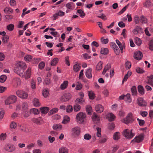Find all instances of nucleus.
<instances>
[{
  "label": "nucleus",
  "instance_id": "4d7b16f0",
  "mask_svg": "<svg viewBox=\"0 0 153 153\" xmlns=\"http://www.w3.org/2000/svg\"><path fill=\"white\" fill-rule=\"evenodd\" d=\"M102 63L101 62H100L97 65L96 68L97 70H100L102 68Z\"/></svg>",
  "mask_w": 153,
  "mask_h": 153
},
{
  "label": "nucleus",
  "instance_id": "5701e85b",
  "mask_svg": "<svg viewBox=\"0 0 153 153\" xmlns=\"http://www.w3.org/2000/svg\"><path fill=\"white\" fill-rule=\"evenodd\" d=\"M4 11L5 13L10 14V13H12L13 10L10 7H7L4 9Z\"/></svg>",
  "mask_w": 153,
  "mask_h": 153
},
{
  "label": "nucleus",
  "instance_id": "4468645a",
  "mask_svg": "<svg viewBox=\"0 0 153 153\" xmlns=\"http://www.w3.org/2000/svg\"><path fill=\"white\" fill-rule=\"evenodd\" d=\"M95 108L96 111L98 113H101L104 110L103 106L100 104L96 105Z\"/></svg>",
  "mask_w": 153,
  "mask_h": 153
},
{
  "label": "nucleus",
  "instance_id": "c85d7f7f",
  "mask_svg": "<svg viewBox=\"0 0 153 153\" xmlns=\"http://www.w3.org/2000/svg\"><path fill=\"white\" fill-rule=\"evenodd\" d=\"M70 118L67 116H65L63 118L62 123L63 124H66L69 123L70 122Z\"/></svg>",
  "mask_w": 153,
  "mask_h": 153
},
{
  "label": "nucleus",
  "instance_id": "a878e982",
  "mask_svg": "<svg viewBox=\"0 0 153 153\" xmlns=\"http://www.w3.org/2000/svg\"><path fill=\"white\" fill-rule=\"evenodd\" d=\"M66 7L68 9L73 10L74 8V4L72 2H69L66 4Z\"/></svg>",
  "mask_w": 153,
  "mask_h": 153
},
{
  "label": "nucleus",
  "instance_id": "774afa93",
  "mask_svg": "<svg viewBox=\"0 0 153 153\" xmlns=\"http://www.w3.org/2000/svg\"><path fill=\"white\" fill-rule=\"evenodd\" d=\"M43 83L44 84H45L46 85H49L51 83L50 79L48 78H45Z\"/></svg>",
  "mask_w": 153,
  "mask_h": 153
},
{
  "label": "nucleus",
  "instance_id": "dca6fc26",
  "mask_svg": "<svg viewBox=\"0 0 153 153\" xmlns=\"http://www.w3.org/2000/svg\"><path fill=\"white\" fill-rule=\"evenodd\" d=\"M147 78L148 81L146 82V83L153 86V75H150L147 76Z\"/></svg>",
  "mask_w": 153,
  "mask_h": 153
},
{
  "label": "nucleus",
  "instance_id": "c756f323",
  "mask_svg": "<svg viewBox=\"0 0 153 153\" xmlns=\"http://www.w3.org/2000/svg\"><path fill=\"white\" fill-rule=\"evenodd\" d=\"M49 110V108L47 107H42L40 108L41 113L42 114H45L47 113Z\"/></svg>",
  "mask_w": 153,
  "mask_h": 153
},
{
  "label": "nucleus",
  "instance_id": "f704fd0d",
  "mask_svg": "<svg viewBox=\"0 0 153 153\" xmlns=\"http://www.w3.org/2000/svg\"><path fill=\"white\" fill-rule=\"evenodd\" d=\"M140 22L142 24H146L148 22V20L146 17L144 16L140 17Z\"/></svg>",
  "mask_w": 153,
  "mask_h": 153
},
{
  "label": "nucleus",
  "instance_id": "e433bc0d",
  "mask_svg": "<svg viewBox=\"0 0 153 153\" xmlns=\"http://www.w3.org/2000/svg\"><path fill=\"white\" fill-rule=\"evenodd\" d=\"M21 109L23 111L26 110L28 109V106L27 103L24 102L21 105Z\"/></svg>",
  "mask_w": 153,
  "mask_h": 153
},
{
  "label": "nucleus",
  "instance_id": "13d9d810",
  "mask_svg": "<svg viewBox=\"0 0 153 153\" xmlns=\"http://www.w3.org/2000/svg\"><path fill=\"white\" fill-rule=\"evenodd\" d=\"M100 53L102 54H107L108 53V49L107 48H102Z\"/></svg>",
  "mask_w": 153,
  "mask_h": 153
},
{
  "label": "nucleus",
  "instance_id": "f8f14e48",
  "mask_svg": "<svg viewBox=\"0 0 153 153\" xmlns=\"http://www.w3.org/2000/svg\"><path fill=\"white\" fill-rule=\"evenodd\" d=\"M16 66L19 67H20L21 68H22L24 70H25L27 68V65L25 62L23 61H19L17 62L16 65Z\"/></svg>",
  "mask_w": 153,
  "mask_h": 153
},
{
  "label": "nucleus",
  "instance_id": "7ed1b4c3",
  "mask_svg": "<svg viewBox=\"0 0 153 153\" xmlns=\"http://www.w3.org/2000/svg\"><path fill=\"white\" fill-rule=\"evenodd\" d=\"M132 129L130 130L128 129L124 130L123 132V136L128 139L132 138L135 135L134 134L132 133Z\"/></svg>",
  "mask_w": 153,
  "mask_h": 153
},
{
  "label": "nucleus",
  "instance_id": "338daca9",
  "mask_svg": "<svg viewBox=\"0 0 153 153\" xmlns=\"http://www.w3.org/2000/svg\"><path fill=\"white\" fill-rule=\"evenodd\" d=\"M136 72L139 74H142L143 73L144 71L140 67H137L136 69Z\"/></svg>",
  "mask_w": 153,
  "mask_h": 153
},
{
  "label": "nucleus",
  "instance_id": "b1692460",
  "mask_svg": "<svg viewBox=\"0 0 153 153\" xmlns=\"http://www.w3.org/2000/svg\"><path fill=\"white\" fill-rule=\"evenodd\" d=\"M125 100L128 103H130L131 102L132 100L131 98L130 94H127L126 95H125Z\"/></svg>",
  "mask_w": 153,
  "mask_h": 153
},
{
  "label": "nucleus",
  "instance_id": "1a4fd4ad",
  "mask_svg": "<svg viewBox=\"0 0 153 153\" xmlns=\"http://www.w3.org/2000/svg\"><path fill=\"white\" fill-rule=\"evenodd\" d=\"M137 102L139 106L141 107H144L147 105V103L142 98H138L137 100Z\"/></svg>",
  "mask_w": 153,
  "mask_h": 153
},
{
  "label": "nucleus",
  "instance_id": "58836bf2",
  "mask_svg": "<svg viewBox=\"0 0 153 153\" xmlns=\"http://www.w3.org/2000/svg\"><path fill=\"white\" fill-rule=\"evenodd\" d=\"M42 95L44 97L46 98L48 96L49 91L46 89H44L42 91Z\"/></svg>",
  "mask_w": 153,
  "mask_h": 153
},
{
  "label": "nucleus",
  "instance_id": "473e14b6",
  "mask_svg": "<svg viewBox=\"0 0 153 153\" xmlns=\"http://www.w3.org/2000/svg\"><path fill=\"white\" fill-rule=\"evenodd\" d=\"M88 94L89 98L91 100L94 99L95 97V95L94 92L92 91H88Z\"/></svg>",
  "mask_w": 153,
  "mask_h": 153
},
{
  "label": "nucleus",
  "instance_id": "a211bd4d",
  "mask_svg": "<svg viewBox=\"0 0 153 153\" xmlns=\"http://www.w3.org/2000/svg\"><path fill=\"white\" fill-rule=\"evenodd\" d=\"M92 70L91 68H89L86 70L85 72L86 77L88 79H91L92 77Z\"/></svg>",
  "mask_w": 153,
  "mask_h": 153
},
{
  "label": "nucleus",
  "instance_id": "39448f33",
  "mask_svg": "<svg viewBox=\"0 0 153 153\" xmlns=\"http://www.w3.org/2000/svg\"><path fill=\"white\" fill-rule=\"evenodd\" d=\"M4 149L7 152H12L15 151L16 147L13 144L8 143L4 146Z\"/></svg>",
  "mask_w": 153,
  "mask_h": 153
},
{
  "label": "nucleus",
  "instance_id": "0e129e2a",
  "mask_svg": "<svg viewBox=\"0 0 153 153\" xmlns=\"http://www.w3.org/2000/svg\"><path fill=\"white\" fill-rule=\"evenodd\" d=\"M149 49L151 51L153 50V39H152L149 42Z\"/></svg>",
  "mask_w": 153,
  "mask_h": 153
},
{
  "label": "nucleus",
  "instance_id": "a19ab883",
  "mask_svg": "<svg viewBox=\"0 0 153 153\" xmlns=\"http://www.w3.org/2000/svg\"><path fill=\"white\" fill-rule=\"evenodd\" d=\"M120 138V133L118 132H116L114 134L113 139L115 140H117Z\"/></svg>",
  "mask_w": 153,
  "mask_h": 153
},
{
  "label": "nucleus",
  "instance_id": "393cba45",
  "mask_svg": "<svg viewBox=\"0 0 153 153\" xmlns=\"http://www.w3.org/2000/svg\"><path fill=\"white\" fill-rule=\"evenodd\" d=\"M92 119L93 121H97L100 120V117L96 113H94L92 117Z\"/></svg>",
  "mask_w": 153,
  "mask_h": 153
},
{
  "label": "nucleus",
  "instance_id": "69168bd1",
  "mask_svg": "<svg viewBox=\"0 0 153 153\" xmlns=\"http://www.w3.org/2000/svg\"><path fill=\"white\" fill-rule=\"evenodd\" d=\"M137 120L138 122L139 125L140 126H143L145 124V122L143 120H140L139 118H137Z\"/></svg>",
  "mask_w": 153,
  "mask_h": 153
},
{
  "label": "nucleus",
  "instance_id": "4be33fe9",
  "mask_svg": "<svg viewBox=\"0 0 153 153\" xmlns=\"http://www.w3.org/2000/svg\"><path fill=\"white\" fill-rule=\"evenodd\" d=\"M116 42L119 47L121 53L123 52V48L124 47V44H123L118 39L116 40Z\"/></svg>",
  "mask_w": 153,
  "mask_h": 153
},
{
  "label": "nucleus",
  "instance_id": "6e6d98bb",
  "mask_svg": "<svg viewBox=\"0 0 153 153\" xmlns=\"http://www.w3.org/2000/svg\"><path fill=\"white\" fill-rule=\"evenodd\" d=\"M58 59L57 58H54L51 62V65L52 66L55 65L58 62Z\"/></svg>",
  "mask_w": 153,
  "mask_h": 153
},
{
  "label": "nucleus",
  "instance_id": "864d4df0",
  "mask_svg": "<svg viewBox=\"0 0 153 153\" xmlns=\"http://www.w3.org/2000/svg\"><path fill=\"white\" fill-rule=\"evenodd\" d=\"M133 95H136L137 94L136 87L135 86H133L131 89Z\"/></svg>",
  "mask_w": 153,
  "mask_h": 153
},
{
  "label": "nucleus",
  "instance_id": "6ab92c4d",
  "mask_svg": "<svg viewBox=\"0 0 153 153\" xmlns=\"http://www.w3.org/2000/svg\"><path fill=\"white\" fill-rule=\"evenodd\" d=\"M106 118L108 119L109 121H112L115 120V116L112 113H109L107 114Z\"/></svg>",
  "mask_w": 153,
  "mask_h": 153
},
{
  "label": "nucleus",
  "instance_id": "20e7f679",
  "mask_svg": "<svg viewBox=\"0 0 153 153\" xmlns=\"http://www.w3.org/2000/svg\"><path fill=\"white\" fill-rule=\"evenodd\" d=\"M134 121V119L133 117V115L132 113H129L126 118L123 119L122 121L123 122L125 123L126 124H128L129 123H131Z\"/></svg>",
  "mask_w": 153,
  "mask_h": 153
},
{
  "label": "nucleus",
  "instance_id": "79ce46f5",
  "mask_svg": "<svg viewBox=\"0 0 153 153\" xmlns=\"http://www.w3.org/2000/svg\"><path fill=\"white\" fill-rule=\"evenodd\" d=\"M86 111L88 114H91L92 112L91 107L90 105H87L86 107Z\"/></svg>",
  "mask_w": 153,
  "mask_h": 153
},
{
  "label": "nucleus",
  "instance_id": "680f3d73",
  "mask_svg": "<svg viewBox=\"0 0 153 153\" xmlns=\"http://www.w3.org/2000/svg\"><path fill=\"white\" fill-rule=\"evenodd\" d=\"M80 106L77 104L74 105V110L76 112L79 111L80 110Z\"/></svg>",
  "mask_w": 153,
  "mask_h": 153
},
{
  "label": "nucleus",
  "instance_id": "aec40b11",
  "mask_svg": "<svg viewBox=\"0 0 153 153\" xmlns=\"http://www.w3.org/2000/svg\"><path fill=\"white\" fill-rule=\"evenodd\" d=\"M111 68V66L110 64H108L106 65L102 73V74L104 75L107 72H109V70Z\"/></svg>",
  "mask_w": 153,
  "mask_h": 153
},
{
  "label": "nucleus",
  "instance_id": "7c9ffc66",
  "mask_svg": "<svg viewBox=\"0 0 153 153\" xmlns=\"http://www.w3.org/2000/svg\"><path fill=\"white\" fill-rule=\"evenodd\" d=\"M33 102L34 105L36 107L39 106L40 105V103L39 100L37 98H34L33 101Z\"/></svg>",
  "mask_w": 153,
  "mask_h": 153
},
{
  "label": "nucleus",
  "instance_id": "de8ad7c7",
  "mask_svg": "<svg viewBox=\"0 0 153 153\" xmlns=\"http://www.w3.org/2000/svg\"><path fill=\"white\" fill-rule=\"evenodd\" d=\"M85 101L82 98H78L75 101L76 103L83 104Z\"/></svg>",
  "mask_w": 153,
  "mask_h": 153
},
{
  "label": "nucleus",
  "instance_id": "8fccbe9b",
  "mask_svg": "<svg viewBox=\"0 0 153 153\" xmlns=\"http://www.w3.org/2000/svg\"><path fill=\"white\" fill-rule=\"evenodd\" d=\"M77 13L79 14L80 16L82 18H83L85 16V14L83 11L79 9L77 10Z\"/></svg>",
  "mask_w": 153,
  "mask_h": 153
},
{
  "label": "nucleus",
  "instance_id": "a18cd8bd",
  "mask_svg": "<svg viewBox=\"0 0 153 153\" xmlns=\"http://www.w3.org/2000/svg\"><path fill=\"white\" fill-rule=\"evenodd\" d=\"M14 27L13 24H11L7 26L6 28L9 31H12L14 29Z\"/></svg>",
  "mask_w": 153,
  "mask_h": 153
},
{
  "label": "nucleus",
  "instance_id": "4c0bfd02",
  "mask_svg": "<svg viewBox=\"0 0 153 153\" xmlns=\"http://www.w3.org/2000/svg\"><path fill=\"white\" fill-rule=\"evenodd\" d=\"M138 90L140 94L143 95L144 94V90L143 86L139 85L138 87Z\"/></svg>",
  "mask_w": 153,
  "mask_h": 153
},
{
  "label": "nucleus",
  "instance_id": "6e6552de",
  "mask_svg": "<svg viewBox=\"0 0 153 153\" xmlns=\"http://www.w3.org/2000/svg\"><path fill=\"white\" fill-rule=\"evenodd\" d=\"M80 128L79 126H75L71 129V132L73 135L78 136L80 133Z\"/></svg>",
  "mask_w": 153,
  "mask_h": 153
},
{
  "label": "nucleus",
  "instance_id": "37998d69",
  "mask_svg": "<svg viewBox=\"0 0 153 153\" xmlns=\"http://www.w3.org/2000/svg\"><path fill=\"white\" fill-rule=\"evenodd\" d=\"M4 114V109L2 108H0V120H1L3 118Z\"/></svg>",
  "mask_w": 153,
  "mask_h": 153
},
{
  "label": "nucleus",
  "instance_id": "9b49d317",
  "mask_svg": "<svg viewBox=\"0 0 153 153\" xmlns=\"http://www.w3.org/2000/svg\"><path fill=\"white\" fill-rule=\"evenodd\" d=\"M143 56L142 53L140 51H137L134 53V58L137 60H140L141 59Z\"/></svg>",
  "mask_w": 153,
  "mask_h": 153
},
{
  "label": "nucleus",
  "instance_id": "052dcab7",
  "mask_svg": "<svg viewBox=\"0 0 153 153\" xmlns=\"http://www.w3.org/2000/svg\"><path fill=\"white\" fill-rule=\"evenodd\" d=\"M134 20L136 24H139L140 21V17H139L137 16H136L134 18Z\"/></svg>",
  "mask_w": 153,
  "mask_h": 153
},
{
  "label": "nucleus",
  "instance_id": "ea45409f",
  "mask_svg": "<svg viewBox=\"0 0 153 153\" xmlns=\"http://www.w3.org/2000/svg\"><path fill=\"white\" fill-rule=\"evenodd\" d=\"M80 68V67L78 63H76L73 66V70L75 72L79 71Z\"/></svg>",
  "mask_w": 153,
  "mask_h": 153
},
{
  "label": "nucleus",
  "instance_id": "f3484780",
  "mask_svg": "<svg viewBox=\"0 0 153 153\" xmlns=\"http://www.w3.org/2000/svg\"><path fill=\"white\" fill-rule=\"evenodd\" d=\"M110 46L114 49V51L116 54H118L119 48L116 44L114 42H111L110 43Z\"/></svg>",
  "mask_w": 153,
  "mask_h": 153
},
{
  "label": "nucleus",
  "instance_id": "f03ea898",
  "mask_svg": "<svg viewBox=\"0 0 153 153\" xmlns=\"http://www.w3.org/2000/svg\"><path fill=\"white\" fill-rule=\"evenodd\" d=\"M16 97L14 95L9 96L4 101L5 104L8 105L15 102L16 101Z\"/></svg>",
  "mask_w": 153,
  "mask_h": 153
},
{
  "label": "nucleus",
  "instance_id": "ddd939ff",
  "mask_svg": "<svg viewBox=\"0 0 153 153\" xmlns=\"http://www.w3.org/2000/svg\"><path fill=\"white\" fill-rule=\"evenodd\" d=\"M71 97V94L69 93L65 94L61 97V101L65 102L68 100Z\"/></svg>",
  "mask_w": 153,
  "mask_h": 153
},
{
  "label": "nucleus",
  "instance_id": "603ef678",
  "mask_svg": "<svg viewBox=\"0 0 153 153\" xmlns=\"http://www.w3.org/2000/svg\"><path fill=\"white\" fill-rule=\"evenodd\" d=\"M30 112L35 114H38L39 113V111L37 109L33 108L30 110Z\"/></svg>",
  "mask_w": 153,
  "mask_h": 153
},
{
  "label": "nucleus",
  "instance_id": "0eeeda50",
  "mask_svg": "<svg viewBox=\"0 0 153 153\" xmlns=\"http://www.w3.org/2000/svg\"><path fill=\"white\" fill-rule=\"evenodd\" d=\"M14 71L22 77H24L25 70L16 66L14 68Z\"/></svg>",
  "mask_w": 153,
  "mask_h": 153
},
{
  "label": "nucleus",
  "instance_id": "5fc2aeb1",
  "mask_svg": "<svg viewBox=\"0 0 153 153\" xmlns=\"http://www.w3.org/2000/svg\"><path fill=\"white\" fill-rule=\"evenodd\" d=\"M7 79V76L6 75H3L0 76V82L1 83L4 82Z\"/></svg>",
  "mask_w": 153,
  "mask_h": 153
},
{
  "label": "nucleus",
  "instance_id": "e2e57ef3",
  "mask_svg": "<svg viewBox=\"0 0 153 153\" xmlns=\"http://www.w3.org/2000/svg\"><path fill=\"white\" fill-rule=\"evenodd\" d=\"M91 138V136L89 134H86L84 136V138L86 140H89Z\"/></svg>",
  "mask_w": 153,
  "mask_h": 153
},
{
  "label": "nucleus",
  "instance_id": "9d476101",
  "mask_svg": "<svg viewBox=\"0 0 153 153\" xmlns=\"http://www.w3.org/2000/svg\"><path fill=\"white\" fill-rule=\"evenodd\" d=\"M65 14V13L61 10H59L58 12L54 14L53 16V20H56L58 18V16H59L60 17H62L64 16Z\"/></svg>",
  "mask_w": 153,
  "mask_h": 153
},
{
  "label": "nucleus",
  "instance_id": "09e8293b",
  "mask_svg": "<svg viewBox=\"0 0 153 153\" xmlns=\"http://www.w3.org/2000/svg\"><path fill=\"white\" fill-rule=\"evenodd\" d=\"M73 111L72 106L71 105H68L66 107V111L68 113H71Z\"/></svg>",
  "mask_w": 153,
  "mask_h": 153
},
{
  "label": "nucleus",
  "instance_id": "3c124183",
  "mask_svg": "<svg viewBox=\"0 0 153 153\" xmlns=\"http://www.w3.org/2000/svg\"><path fill=\"white\" fill-rule=\"evenodd\" d=\"M9 39V36L6 35L2 38L3 43H6L7 42Z\"/></svg>",
  "mask_w": 153,
  "mask_h": 153
},
{
  "label": "nucleus",
  "instance_id": "72a5a7b5",
  "mask_svg": "<svg viewBox=\"0 0 153 153\" xmlns=\"http://www.w3.org/2000/svg\"><path fill=\"white\" fill-rule=\"evenodd\" d=\"M68 82L67 81H64L60 85V88L62 90H64L66 88L68 85Z\"/></svg>",
  "mask_w": 153,
  "mask_h": 153
},
{
  "label": "nucleus",
  "instance_id": "bb28decb",
  "mask_svg": "<svg viewBox=\"0 0 153 153\" xmlns=\"http://www.w3.org/2000/svg\"><path fill=\"white\" fill-rule=\"evenodd\" d=\"M108 138L106 136H103L99 140V143H104L107 140Z\"/></svg>",
  "mask_w": 153,
  "mask_h": 153
},
{
  "label": "nucleus",
  "instance_id": "cd10ccee",
  "mask_svg": "<svg viewBox=\"0 0 153 153\" xmlns=\"http://www.w3.org/2000/svg\"><path fill=\"white\" fill-rule=\"evenodd\" d=\"M62 128V126L60 124H55L53 126V129L55 130H59L61 129Z\"/></svg>",
  "mask_w": 153,
  "mask_h": 153
},
{
  "label": "nucleus",
  "instance_id": "c03bdc74",
  "mask_svg": "<svg viewBox=\"0 0 153 153\" xmlns=\"http://www.w3.org/2000/svg\"><path fill=\"white\" fill-rule=\"evenodd\" d=\"M23 114L24 117H27L29 116L30 115V111L28 109L26 110L23 111Z\"/></svg>",
  "mask_w": 153,
  "mask_h": 153
},
{
  "label": "nucleus",
  "instance_id": "423d86ee",
  "mask_svg": "<svg viewBox=\"0 0 153 153\" xmlns=\"http://www.w3.org/2000/svg\"><path fill=\"white\" fill-rule=\"evenodd\" d=\"M16 94L19 97L22 99H26L28 97L27 94L26 92L21 90L17 91Z\"/></svg>",
  "mask_w": 153,
  "mask_h": 153
},
{
  "label": "nucleus",
  "instance_id": "2f4dec72",
  "mask_svg": "<svg viewBox=\"0 0 153 153\" xmlns=\"http://www.w3.org/2000/svg\"><path fill=\"white\" fill-rule=\"evenodd\" d=\"M68 150L66 148L62 147L59 150V153H68Z\"/></svg>",
  "mask_w": 153,
  "mask_h": 153
},
{
  "label": "nucleus",
  "instance_id": "2eb2a0df",
  "mask_svg": "<svg viewBox=\"0 0 153 153\" xmlns=\"http://www.w3.org/2000/svg\"><path fill=\"white\" fill-rule=\"evenodd\" d=\"M144 137L143 134L136 137L132 140V141L137 143H139L143 139Z\"/></svg>",
  "mask_w": 153,
  "mask_h": 153
},
{
  "label": "nucleus",
  "instance_id": "49530a36",
  "mask_svg": "<svg viewBox=\"0 0 153 153\" xmlns=\"http://www.w3.org/2000/svg\"><path fill=\"white\" fill-rule=\"evenodd\" d=\"M32 58V57L30 55H26L24 57L25 60L26 62H29L31 60Z\"/></svg>",
  "mask_w": 153,
  "mask_h": 153
},
{
  "label": "nucleus",
  "instance_id": "bf43d9fd",
  "mask_svg": "<svg viewBox=\"0 0 153 153\" xmlns=\"http://www.w3.org/2000/svg\"><path fill=\"white\" fill-rule=\"evenodd\" d=\"M31 87L33 89H34L36 88V83L33 79H31Z\"/></svg>",
  "mask_w": 153,
  "mask_h": 153
},
{
  "label": "nucleus",
  "instance_id": "c9c22d12",
  "mask_svg": "<svg viewBox=\"0 0 153 153\" xmlns=\"http://www.w3.org/2000/svg\"><path fill=\"white\" fill-rule=\"evenodd\" d=\"M131 72L129 71H128L127 73L124 76V77L122 81L123 83L124 82H126L127 81V79L129 77L131 76Z\"/></svg>",
  "mask_w": 153,
  "mask_h": 153
},
{
  "label": "nucleus",
  "instance_id": "412c9836",
  "mask_svg": "<svg viewBox=\"0 0 153 153\" xmlns=\"http://www.w3.org/2000/svg\"><path fill=\"white\" fill-rule=\"evenodd\" d=\"M31 74V69L30 68H27V70L25 72V78L27 79L30 77V75Z\"/></svg>",
  "mask_w": 153,
  "mask_h": 153
},
{
  "label": "nucleus",
  "instance_id": "f257e3e1",
  "mask_svg": "<svg viewBox=\"0 0 153 153\" xmlns=\"http://www.w3.org/2000/svg\"><path fill=\"white\" fill-rule=\"evenodd\" d=\"M86 117V114L85 113L80 112L79 113L76 115L77 121L79 124L83 123L84 120Z\"/></svg>",
  "mask_w": 153,
  "mask_h": 153
}]
</instances>
